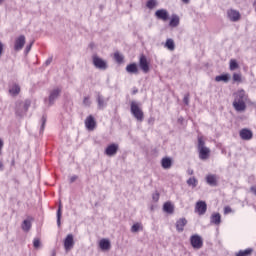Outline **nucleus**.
<instances>
[{"label": "nucleus", "instance_id": "obj_1", "mask_svg": "<svg viewBox=\"0 0 256 256\" xmlns=\"http://www.w3.org/2000/svg\"><path fill=\"white\" fill-rule=\"evenodd\" d=\"M247 99H249V95L245 92V90H238L234 94V101L232 103V107H234L237 113H243L247 109Z\"/></svg>", "mask_w": 256, "mask_h": 256}, {"label": "nucleus", "instance_id": "obj_2", "mask_svg": "<svg viewBox=\"0 0 256 256\" xmlns=\"http://www.w3.org/2000/svg\"><path fill=\"white\" fill-rule=\"evenodd\" d=\"M130 112L133 115V117H135V119L140 123H142L143 119H145V114L143 113L141 106H139V103H137L136 101L131 102Z\"/></svg>", "mask_w": 256, "mask_h": 256}, {"label": "nucleus", "instance_id": "obj_3", "mask_svg": "<svg viewBox=\"0 0 256 256\" xmlns=\"http://www.w3.org/2000/svg\"><path fill=\"white\" fill-rule=\"evenodd\" d=\"M59 97H61V88H53L49 91L48 98L44 99V103L47 107H53V105H55V101H57Z\"/></svg>", "mask_w": 256, "mask_h": 256}, {"label": "nucleus", "instance_id": "obj_4", "mask_svg": "<svg viewBox=\"0 0 256 256\" xmlns=\"http://www.w3.org/2000/svg\"><path fill=\"white\" fill-rule=\"evenodd\" d=\"M198 153L199 159H201L202 161L209 159L211 150L205 146V141H203V137H198Z\"/></svg>", "mask_w": 256, "mask_h": 256}, {"label": "nucleus", "instance_id": "obj_5", "mask_svg": "<svg viewBox=\"0 0 256 256\" xmlns=\"http://www.w3.org/2000/svg\"><path fill=\"white\" fill-rule=\"evenodd\" d=\"M31 107V100H25L24 102H20L16 106V115L19 117H23L27 111H29V108Z\"/></svg>", "mask_w": 256, "mask_h": 256}, {"label": "nucleus", "instance_id": "obj_6", "mask_svg": "<svg viewBox=\"0 0 256 256\" xmlns=\"http://www.w3.org/2000/svg\"><path fill=\"white\" fill-rule=\"evenodd\" d=\"M190 243L193 249H201L203 247V238L199 234H194L190 237Z\"/></svg>", "mask_w": 256, "mask_h": 256}, {"label": "nucleus", "instance_id": "obj_7", "mask_svg": "<svg viewBox=\"0 0 256 256\" xmlns=\"http://www.w3.org/2000/svg\"><path fill=\"white\" fill-rule=\"evenodd\" d=\"M93 65L96 67V69H101L102 71L107 69V62L101 59L99 56H93Z\"/></svg>", "mask_w": 256, "mask_h": 256}, {"label": "nucleus", "instance_id": "obj_8", "mask_svg": "<svg viewBox=\"0 0 256 256\" xmlns=\"http://www.w3.org/2000/svg\"><path fill=\"white\" fill-rule=\"evenodd\" d=\"M195 213L198 215H205L207 213V203L205 201H198L195 205Z\"/></svg>", "mask_w": 256, "mask_h": 256}, {"label": "nucleus", "instance_id": "obj_9", "mask_svg": "<svg viewBox=\"0 0 256 256\" xmlns=\"http://www.w3.org/2000/svg\"><path fill=\"white\" fill-rule=\"evenodd\" d=\"M227 17L232 23H237L241 19V14L237 10L230 9L227 11Z\"/></svg>", "mask_w": 256, "mask_h": 256}, {"label": "nucleus", "instance_id": "obj_10", "mask_svg": "<svg viewBox=\"0 0 256 256\" xmlns=\"http://www.w3.org/2000/svg\"><path fill=\"white\" fill-rule=\"evenodd\" d=\"M25 41V35H20L19 37H17L14 42V50L21 51V49L25 47Z\"/></svg>", "mask_w": 256, "mask_h": 256}, {"label": "nucleus", "instance_id": "obj_11", "mask_svg": "<svg viewBox=\"0 0 256 256\" xmlns=\"http://www.w3.org/2000/svg\"><path fill=\"white\" fill-rule=\"evenodd\" d=\"M239 135L243 141H251V139H253V131L247 128L240 130Z\"/></svg>", "mask_w": 256, "mask_h": 256}, {"label": "nucleus", "instance_id": "obj_12", "mask_svg": "<svg viewBox=\"0 0 256 256\" xmlns=\"http://www.w3.org/2000/svg\"><path fill=\"white\" fill-rule=\"evenodd\" d=\"M139 66L143 73H149V62H147L145 55L140 56Z\"/></svg>", "mask_w": 256, "mask_h": 256}, {"label": "nucleus", "instance_id": "obj_13", "mask_svg": "<svg viewBox=\"0 0 256 256\" xmlns=\"http://www.w3.org/2000/svg\"><path fill=\"white\" fill-rule=\"evenodd\" d=\"M73 245H75L73 234H68L64 240V249H66V251H70V249H73Z\"/></svg>", "mask_w": 256, "mask_h": 256}, {"label": "nucleus", "instance_id": "obj_14", "mask_svg": "<svg viewBox=\"0 0 256 256\" xmlns=\"http://www.w3.org/2000/svg\"><path fill=\"white\" fill-rule=\"evenodd\" d=\"M119 150V145L110 144L106 149L105 153L108 157H113V155H117V151Z\"/></svg>", "mask_w": 256, "mask_h": 256}, {"label": "nucleus", "instance_id": "obj_15", "mask_svg": "<svg viewBox=\"0 0 256 256\" xmlns=\"http://www.w3.org/2000/svg\"><path fill=\"white\" fill-rule=\"evenodd\" d=\"M95 125H96V122L93 115L88 116L85 120L86 129H88V131H93L95 129Z\"/></svg>", "mask_w": 256, "mask_h": 256}, {"label": "nucleus", "instance_id": "obj_16", "mask_svg": "<svg viewBox=\"0 0 256 256\" xmlns=\"http://www.w3.org/2000/svg\"><path fill=\"white\" fill-rule=\"evenodd\" d=\"M155 16L157 19H161V21H167L169 19V12L165 9H159L155 12Z\"/></svg>", "mask_w": 256, "mask_h": 256}, {"label": "nucleus", "instance_id": "obj_17", "mask_svg": "<svg viewBox=\"0 0 256 256\" xmlns=\"http://www.w3.org/2000/svg\"><path fill=\"white\" fill-rule=\"evenodd\" d=\"M218 177H217V175H215V174H208L207 176H206V183L208 184V185H210V187H217V181H218Z\"/></svg>", "mask_w": 256, "mask_h": 256}, {"label": "nucleus", "instance_id": "obj_18", "mask_svg": "<svg viewBox=\"0 0 256 256\" xmlns=\"http://www.w3.org/2000/svg\"><path fill=\"white\" fill-rule=\"evenodd\" d=\"M210 223L211 225H216L217 227H219L221 225V214L218 212L213 213L210 216Z\"/></svg>", "mask_w": 256, "mask_h": 256}, {"label": "nucleus", "instance_id": "obj_19", "mask_svg": "<svg viewBox=\"0 0 256 256\" xmlns=\"http://www.w3.org/2000/svg\"><path fill=\"white\" fill-rule=\"evenodd\" d=\"M99 247L102 251H109V249H111V241H109V239L103 238L99 241Z\"/></svg>", "mask_w": 256, "mask_h": 256}, {"label": "nucleus", "instance_id": "obj_20", "mask_svg": "<svg viewBox=\"0 0 256 256\" xmlns=\"http://www.w3.org/2000/svg\"><path fill=\"white\" fill-rule=\"evenodd\" d=\"M9 93L10 95H12V97H17V95H19V93H21V86H19V84H12L9 87Z\"/></svg>", "mask_w": 256, "mask_h": 256}, {"label": "nucleus", "instance_id": "obj_21", "mask_svg": "<svg viewBox=\"0 0 256 256\" xmlns=\"http://www.w3.org/2000/svg\"><path fill=\"white\" fill-rule=\"evenodd\" d=\"M185 225H187V219L180 218L179 220H177L176 230L178 231V233H183V231L185 229Z\"/></svg>", "mask_w": 256, "mask_h": 256}, {"label": "nucleus", "instance_id": "obj_22", "mask_svg": "<svg viewBox=\"0 0 256 256\" xmlns=\"http://www.w3.org/2000/svg\"><path fill=\"white\" fill-rule=\"evenodd\" d=\"M96 101L98 103V109H104L105 107H107V99H105L103 95L98 94L96 97Z\"/></svg>", "mask_w": 256, "mask_h": 256}, {"label": "nucleus", "instance_id": "obj_23", "mask_svg": "<svg viewBox=\"0 0 256 256\" xmlns=\"http://www.w3.org/2000/svg\"><path fill=\"white\" fill-rule=\"evenodd\" d=\"M161 165L163 169H171L173 166V160L169 157H164L161 160Z\"/></svg>", "mask_w": 256, "mask_h": 256}, {"label": "nucleus", "instance_id": "obj_24", "mask_svg": "<svg viewBox=\"0 0 256 256\" xmlns=\"http://www.w3.org/2000/svg\"><path fill=\"white\" fill-rule=\"evenodd\" d=\"M126 71L127 73L137 75V73H139V68L137 67V64L132 63L126 66Z\"/></svg>", "mask_w": 256, "mask_h": 256}, {"label": "nucleus", "instance_id": "obj_25", "mask_svg": "<svg viewBox=\"0 0 256 256\" xmlns=\"http://www.w3.org/2000/svg\"><path fill=\"white\" fill-rule=\"evenodd\" d=\"M164 47L168 49V51H175V41H173L171 38H168L164 44Z\"/></svg>", "mask_w": 256, "mask_h": 256}, {"label": "nucleus", "instance_id": "obj_26", "mask_svg": "<svg viewBox=\"0 0 256 256\" xmlns=\"http://www.w3.org/2000/svg\"><path fill=\"white\" fill-rule=\"evenodd\" d=\"M187 185H189V187H192V189H195V187H197V185H199V181L195 177H190L187 180Z\"/></svg>", "mask_w": 256, "mask_h": 256}, {"label": "nucleus", "instance_id": "obj_27", "mask_svg": "<svg viewBox=\"0 0 256 256\" xmlns=\"http://www.w3.org/2000/svg\"><path fill=\"white\" fill-rule=\"evenodd\" d=\"M138 231H143V224L137 222L132 225L131 233H138Z\"/></svg>", "mask_w": 256, "mask_h": 256}, {"label": "nucleus", "instance_id": "obj_28", "mask_svg": "<svg viewBox=\"0 0 256 256\" xmlns=\"http://www.w3.org/2000/svg\"><path fill=\"white\" fill-rule=\"evenodd\" d=\"M163 209L165 213H173L174 211V207H173V204H171V202L164 203Z\"/></svg>", "mask_w": 256, "mask_h": 256}, {"label": "nucleus", "instance_id": "obj_29", "mask_svg": "<svg viewBox=\"0 0 256 256\" xmlns=\"http://www.w3.org/2000/svg\"><path fill=\"white\" fill-rule=\"evenodd\" d=\"M229 69L230 71H235L239 69V63H237V60L231 59L229 62Z\"/></svg>", "mask_w": 256, "mask_h": 256}, {"label": "nucleus", "instance_id": "obj_30", "mask_svg": "<svg viewBox=\"0 0 256 256\" xmlns=\"http://www.w3.org/2000/svg\"><path fill=\"white\" fill-rule=\"evenodd\" d=\"M215 81L217 83L224 81V83H227L229 81V74H223L215 77Z\"/></svg>", "mask_w": 256, "mask_h": 256}, {"label": "nucleus", "instance_id": "obj_31", "mask_svg": "<svg viewBox=\"0 0 256 256\" xmlns=\"http://www.w3.org/2000/svg\"><path fill=\"white\" fill-rule=\"evenodd\" d=\"M22 229L24 231H30L31 229V220L27 219V220H24L23 223H22Z\"/></svg>", "mask_w": 256, "mask_h": 256}, {"label": "nucleus", "instance_id": "obj_32", "mask_svg": "<svg viewBox=\"0 0 256 256\" xmlns=\"http://www.w3.org/2000/svg\"><path fill=\"white\" fill-rule=\"evenodd\" d=\"M170 27H177L179 25V16H173L169 23Z\"/></svg>", "mask_w": 256, "mask_h": 256}, {"label": "nucleus", "instance_id": "obj_33", "mask_svg": "<svg viewBox=\"0 0 256 256\" xmlns=\"http://www.w3.org/2000/svg\"><path fill=\"white\" fill-rule=\"evenodd\" d=\"M250 253H253V249L248 248L246 250H240L236 256H249Z\"/></svg>", "mask_w": 256, "mask_h": 256}, {"label": "nucleus", "instance_id": "obj_34", "mask_svg": "<svg viewBox=\"0 0 256 256\" xmlns=\"http://www.w3.org/2000/svg\"><path fill=\"white\" fill-rule=\"evenodd\" d=\"M148 9H155L157 7V0H148L146 3Z\"/></svg>", "mask_w": 256, "mask_h": 256}, {"label": "nucleus", "instance_id": "obj_35", "mask_svg": "<svg viewBox=\"0 0 256 256\" xmlns=\"http://www.w3.org/2000/svg\"><path fill=\"white\" fill-rule=\"evenodd\" d=\"M91 103H92L91 97H89V96L84 97L83 102H82L84 107H91Z\"/></svg>", "mask_w": 256, "mask_h": 256}, {"label": "nucleus", "instance_id": "obj_36", "mask_svg": "<svg viewBox=\"0 0 256 256\" xmlns=\"http://www.w3.org/2000/svg\"><path fill=\"white\" fill-rule=\"evenodd\" d=\"M232 79L234 83H241L242 76L239 73H234Z\"/></svg>", "mask_w": 256, "mask_h": 256}, {"label": "nucleus", "instance_id": "obj_37", "mask_svg": "<svg viewBox=\"0 0 256 256\" xmlns=\"http://www.w3.org/2000/svg\"><path fill=\"white\" fill-rule=\"evenodd\" d=\"M114 59L118 63H122L124 58L119 52H116V53H114Z\"/></svg>", "mask_w": 256, "mask_h": 256}, {"label": "nucleus", "instance_id": "obj_38", "mask_svg": "<svg viewBox=\"0 0 256 256\" xmlns=\"http://www.w3.org/2000/svg\"><path fill=\"white\" fill-rule=\"evenodd\" d=\"M33 247L34 249H39L41 247V240L39 238H34Z\"/></svg>", "mask_w": 256, "mask_h": 256}, {"label": "nucleus", "instance_id": "obj_39", "mask_svg": "<svg viewBox=\"0 0 256 256\" xmlns=\"http://www.w3.org/2000/svg\"><path fill=\"white\" fill-rule=\"evenodd\" d=\"M57 225L58 227H61V205L59 206L57 210Z\"/></svg>", "mask_w": 256, "mask_h": 256}, {"label": "nucleus", "instance_id": "obj_40", "mask_svg": "<svg viewBox=\"0 0 256 256\" xmlns=\"http://www.w3.org/2000/svg\"><path fill=\"white\" fill-rule=\"evenodd\" d=\"M42 125H41V128H40V132L43 133V131H45V124L47 123V117L46 116H42Z\"/></svg>", "mask_w": 256, "mask_h": 256}, {"label": "nucleus", "instance_id": "obj_41", "mask_svg": "<svg viewBox=\"0 0 256 256\" xmlns=\"http://www.w3.org/2000/svg\"><path fill=\"white\" fill-rule=\"evenodd\" d=\"M159 197H160L159 192H155L154 194H152V199L155 202L159 201Z\"/></svg>", "mask_w": 256, "mask_h": 256}, {"label": "nucleus", "instance_id": "obj_42", "mask_svg": "<svg viewBox=\"0 0 256 256\" xmlns=\"http://www.w3.org/2000/svg\"><path fill=\"white\" fill-rule=\"evenodd\" d=\"M33 41L29 44V45H27L26 46V48H25V53L27 54V53H29V51H31V47H33Z\"/></svg>", "mask_w": 256, "mask_h": 256}, {"label": "nucleus", "instance_id": "obj_43", "mask_svg": "<svg viewBox=\"0 0 256 256\" xmlns=\"http://www.w3.org/2000/svg\"><path fill=\"white\" fill-rule=\"evenodd\" d=\"M231 207H229V206H226L225 208H224V215H229V213H231Z\"/></svg>", "mask_w": 256, "mask_h": 256}, {"label": "nucleus", "instance_id": "obj_44", "mask_svg": "<svg viewBox=\"0 0 256 256\" xmlns=\"http://www.w3.org/2000/svg\"><path fill=\"white\" fill-rule=\"evenodd\" d=\"M183 103H185V105H189V95L184 96Z\"/></svg>", "mask_w": 256, "mask_h": 256}, {"label": "nucleus", "instance_id": "obj_45", "mask_svg": "<svg viewBox=\"0 0 256 256\" xmlns=\"http://www.w3.org/2000/svg\"><path fill=\"white\" fill-rule=\"evenodd\" d=\"M75 181H77V175L71 176L70 183H75Z\"/></svg>", "mask_w": 256, "mask_h": 256}, {"label": "nucleus", "instance_id": "obj_46", "mask_svg": "<svg viewBox=\"0 0 256 256\" xmlns=\"http://www.w3.org/2000/svg\"><path fill=\"white\" fill-rule=\"evenodd\" d=\"M3 55V42H0V57Z\"/></svg>", "mask_w": 256, "mask_h": 256}, {"label": "nucleus", "instance_id": "obj_47", "mask_svg": "<svg viewBox=\"0 0 256 256\" xmlns=\"http://www.w3.org/2000/svg\"><path fill=\"white\" fill-rule=\"evenodd\" d=\"M53 61V58H49L46 60L45 65H51V62Z\"/></svg>", "mask_w": 256, "mask_h": 256}, {"label": "nucleus", "instance_id": "obj_48", "mask_svg": "<svg viewBox=\"0 0 256 256\" xmlns=\"http://www.w3.org/2000/svg\"><path fill=\"white\" fill-rule=\"evenodd\" d=\"M187 173H188L189 175H193L194 171H193V169L189 168V169L187 170Z\"/></svg>", "mask_w": 256, "mask_h": 256}, {"label": "nucleus", "instance_id": "obj_49", "mask_svg": "<svg viewBox=\"0 0 256 256\" xmlns=\"http://www.w3.org/2000/svg\"><path fill=\"white\" fill-rule=\"evenodd\" d=\"M1 149H3V140L0 139V153H1Z\"/></svg>", "mask_w": 256, "mask_h": 256}, {"label": "nucleus", "instance_id": "obj_50", "mask_svg": "<svg viewBox=\"0 0 256 256\" xmlns=\"http://www.w3.org/2000/svg\"><path fill=\"white\" fill-rule=\"evenodd\" d=\"M0 171H3V163H0Z\"/></svg>", "mask_w": 256, "mask_h": 256}, {"label": "nucleus", "instance_id": "obj_51", "mask_svg": "<svg viewBox=\"0 0 256 256\" xmlns=\"http://www.w3.org/2000/svg\"><path fill=\"white\" fill-rule=\"evenodd\" d=\"M183 1V3H189V0H182Z\"/></svg>", "mask_w": 256, "mask_h": 256}, {"label": "nucleus", "instance_id": "obj_52", "mask_svg": "<svg viewBox=\"0 0 256 256\" xmlns=\"http://www.w3.org/2000/svg\"><path fill=\"white\" fill-rule=\"evenodd\" d=\"M3 1H5V0H0V5L3 3Z\"/></svg>", "mask_w": 256, "mask_h": 256}]
</instances>
